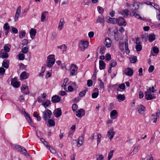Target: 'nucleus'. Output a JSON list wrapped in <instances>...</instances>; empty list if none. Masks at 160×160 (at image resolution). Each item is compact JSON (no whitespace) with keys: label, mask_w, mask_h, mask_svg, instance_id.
Listing matches in <instances>:
<instances>
[{"label":"nucleus","mask_w":160,"mask_h":160,"mask_svg":"<svg viewBox=\"0 0 160 160\" xmlns=\"http://www.w3.org/2000/svg\"><path fill=\"white\" fill-rule=\"evenodd\" d=\"M151 92V88H149L147 89L145 92V98L147 100H152L156 98L155 94H152Z\"/></svg>","instance_id":"obj_1"},{"label":"nucleus","mask_w":160,"mask_h":160,"mask_svg":"<svg viewBox=\"0 0 160 160\" xmlns=\"http://www.w3.org/2000/svg\"><path fill=\"white\" fill-rule=\"evenodd\" d=\"M89 45V42L87 40H81L80 42L79 47L81 51H84Z\"/></svg>","instance_id":"obj_2"},{"label":"nucleus","mask_w":160,"mask_h":160,"mask_svg":"<svg viewBox=\"0 0 160 160\" xmlns=\"http://www.w3.org/2000/svg\"><path fill=\"white\" fill-rule=\"evenodd\" d=\"M43 119L45 121H47L50 118L52 115L51 111L48 109H47L45 112H43Z\"/></svg>","instance_id":"obj_3"},{"label":"nucleus","mask_w":160,"mask_h":160,"mask_svg":"<svg viewBox=\"0 0 160 160\" xmlns=\"http://www.w3.org/2000/svg\"><path fill=\"white\" fill-rule=\"evenodd\" d=\"M70 74L74 76L77 74V73L78 67L76 65L72 64L70 68Z\"/></svg>","instance_id":"obj_4"},{"label":"nucleus","mask_w":160,"mask_h":160,"mask_svg":"<svg viewBox=\"0 0 160 160\" xmlns=\"http://www.w3.org/2000/svg\"><path fill=\"white\" fill-rule=\"evenodd\" d=\"M76 116L78 118H82L83 116L85 114V110L82 109L81 108L80 109L78 110L76 112Z\"/></svg>","instance_id":"obj_5"},{"label":"nucleus","mask_w":160,"mask_h":160,"mask_svg":"<svg viewBox=\"0 0 160 160\" xmlns=\"http://www.w3.org/2000/svg\"><path fill=\"white\" fill-rule=\"evenodd\" d=\"M15 148L17 149H18L19 151L22 152V153L23 154H24L25 155L28 156H29V154L27 153V150L24 148L19 145L16 146Z\"/></svg>","instance_id":"obj_6"},{"label":"nucleus","mask_w":160,"mask_h":160,"mask_svg":"<svg viewBox=\"0 0 160 160\" xmlns=\"http://www.w3.org/2000/svg\"><path fill=\"white\" fill-rule=\"evenodd\" d=\"M117 22L119 26H122L124 25L125 26L126 23L125 20L122 17H119L118 18H117Z\"/></svg>","instance_id":"obj_7"},{"label":"nucleus","mask_w":160,"mask_h":160,"mask_svg":"<svg viewBox=\"0 0 160 160\" xmlns=\"http://www.w3.org/2000/svg\"><path fill=\"white\" fill-rule=\"evenodd\" d=\"M115 134V132L113 131V128H112L109 130L108 132L107 136L109 139L111 140L112 139Z\"/></svg>","instance_id":"obj_8"},{"label":"nucleus","mask_w":160,"mask_h":160,"mask_svg":"<svg viewBox=\"0 0 160 160\" xmlns=\"http://www.w3.org/2000/svg\"><path fill=\"white\" fill-rule=\"evenodd\" d=\"M133 72V69L130 68H127L124 70L125 74L129 76H131L132 75Z\"/></svg>","instance_id":"obj_9"},{"label":"nucleus","mask_w":160,"mask_h":160,"mask_svg":"<svg viewBox=\"0 0 160 160\" xmlns=\"http://www.w3.org/2000/svg\"><path fill=\"white\" fill-rule=\"evenodd\" d=\"M53 113L55 117L58 118L62 115L61 109L60 108L56 109L54 110Z\"/></svg>","instance_id":"obj_10"},{"label":"nucleus","mask_w":160,"mask_h":160,"mask_svg":"<svg viewBox=\"0 0 160 160\" xmlns=\"http://www.w3.org/2000/svg\"><path fill=\"white\" fill-rule=\"evenodd\" d=\"M136 48L137 51H140L142 50V47L141 45V42H139V40L138 38H137L136 40Z\"/></svg>","instance_id":"obj_11"},{"label":"nucleus","mask_w":160,"mask_h":160,"mask_svg":"<svg viewBox=\"0 0 160 160\" xmlns=\"http://www.w3.org/2000/svg\"><path fill=\"white\" fill-rule=\"evenodd\" d=\"M61 98L58 95H54L52 97L51 101L53 103H56L59 102Z\"/></svg>","instance_id":"obj_12"},{"label":"nucleus","mask_w":160,"mask_h":160,"mask_svg":"<svg viewBox=\"0 0 160 160\" xmlns=\"http://www.w3.org/2000/svg\"><path fill=\"white\" fill-rule=\"evenodd\" d=\"M21 89L22 92L26 95L28 94L29 93L28 87L25 85L22 86Z\"/></svg>","instance_id":"obj_13"},{"label":"nucleus","mask_w":160,"mask_h":160,"mask_svg":"<svg viewBox=\"0 0 160 160\" xmlns=\"http://www.w3.org/2000/svg\"><path fill=\"white\" fill-rule=\"evenodd\" d=\"M8 57V54L7 52H4L3 49L0 50V58L6 59Z\"/></svg>","instance_id":"obj_14"},{"label":"nucleus","mask_w":160,"mask_h":160,"mask_svg":"<svg viewBox=\"0 0 160 160\" xmlns=\"http://www.w3.org/2000/svg\"><path fill=\"white\" fill-rule=\"evenodd\" d=\"M105 22V20L104 19V18L102 16H100L98 17V19H97L96 23H100L102 24V26H103L104 25Z\"/></svg>","instance_id":"obj_15"},{"label":"nucleus","mask_w":160,"mask_h":160,"mask_svg":"<svg viewBox=\"0 0 160 160\" xmlns=\"http://www.w3.org/2000/svg\"><path fill=\"white\" fill-rule=\"evenodd\" d=\"M48 62H50L52 64H54L55 62L54 55H50L47 58Z\"/></svg>","instance_id":"obj_16"},{"label":"nucleus","mask_w":160,"mask_h":160,"mask_svg":"<svg viewBox=\"0 0 160 160\" xmlns=\"http://www.w3.org/2000/svg\"><path fill=\"white\" fill-rule=\"evenodd\" d=\"M29 76L28 73L26 72H22L20 75L21 79L22 80L27 79Z\"/></svg>","instance_id":"obj_17"},{"label":"nucleus","mask_w":160,"mask_h":160,"mask_svg":"<svg viewBox=\"0 0 160 160\" xmlns=\"http://www.w3.org/2000/svg\"><path fill=\"white\" fill-rule=\"evenodd\" d=\"M160 112V111L159 110H158L156 112L155 115L154 114L152 115V120L153 121V122L155 123L156 122L157 118L159 117Z\"/></svg>","instance_id":"obj_18"},{"label":"nucleus","mask_w":160,"mask_h":160,"mask_svg":"<svg viewBox=\"0 0 160 160\" xmlns=\"http://www.w3.org/2000/svg\"><path fill=\"white\" fill-rule=\"evenodd\" d=\"M112 41L109 38L107 37L106 38L104 42V44L107 48H109L111 47Z\"/></svg>","instance_id":"obj_19"},{"label":"nucleus","mask_w":160,"mask_h":160,"mask_svg":"<svg viewBox=\"0 0 160 160\" xmlns=\"http://www.w3.org/2000/svg\"><path fill=\"white\" fill-rule=\"evenodd\" d=\"M37 32L36 29L32 28L30 30L29 33L30 34L31 37L32 39H33L35 36Z\"/></svg>","instance_id":"obj_20"},{"label":"nucleus","mask_w":160,"mask_h":160,"mask_svg":"<svg viewBox=\"0 0 160 160\" xmlns=\"http://www.w3.org/2000/svg\"><path fill=\"white\" fill-rule=\"evenodd\" d=\"M145 110V107L142 105L138 106V111L139 113L143 114Z\"/></svg>","instance_id":"obj_21"},{"label":"nucleus","mask_w":160,"mask_h":160,"mask_svg":"<svg viewBox=\"0 0 160 160\" xmlns=\"http://www.w3.org/2000/svg\"><path fill=\"white\" fill-rule=\"evenodd\" d=\"M127 4L129 11H131V13L132 14L133 12H134V11L136 10L135 7H134L132 5L128 4V3H127Z\"/></svg>","instance_id":"obj_22"},{"label":"nucleus","mask_w":160,"mask_h":160,"mask_svg":"<svg viewBox=\"0 0 160 160\" xmlns=\"http://www.w3.org/2000/svg\"><path fill=\"white\" fill-rule=\"evenodd\" d=\"M128 40L127 39H125L124 41V46L125 52L127 54H129L130 52V50L128 48Z\"/></svg>","instance_id":"obj_23"},{"label":"nucleus","mask_w":160,"mask_h":160,"mask_svg":"<svg viewBox=\"0 0 160 160\" xmlns=\"http://www.w3.org/2000/svg\"><path fill=\"white\" fill-rule=\"evenodd\" d=\"M24 115L25 117L27 120L28 121V122L29 124H31L32 123V119L30 117L29 114L27 112L24 110Z\"/></svg>","instance_id":"obj_24"},{"label":"nucleus","mask_w":160,"mask_h":160,"mask_svg":"<svg viewBox=\"0 0 160 160\" xmlns=\"http://www.w3.org/2000/svg\"><path fill=\"white\" fill-rule=\"evenodd\" d=\"M99 69L102 70L104 69L105 68L106 64L103 61L100 60L99 61Z\"/></svg>","instance_id":"obj_25"},{"label":"nucleus","mask_w":160,"mask_h":160,"mask_svg":"<svg viewBox=\"0 0 160 160\" xmlns=\"http://www.w3.org/2000/svg\"><path fill=\"white\" fill-rule=\"evenodd\" d=\"M117 114V111L116 110H113L110 113V117L112 119H115L116 118L117 116L116 115Z\"/></svg>","instance_id":"obj_26"},{"label":"nucleus","mask_w":160,"mask_h":160,"mask_svg":"<svg viewBox=\"0 0 160 160\" xmlns=\"http://www.w3.org/2000/svg\"><path fill=\"white\" fill-rule=\"evenodd\" d=\"M84 139L82 137H79L78 139L77 142V146L80 147L83 143Z\"/></svg>","instance_id":"obj_27"},{"label":"nucleus","mask_w":160,"mask_h":160,"mask_svg":"<svg viewBox=\"0 0 160 160\" xmlns=\"http://www.w3.org/2000/svg\"><path fill=\"white\" fill-rule=\"evenodd\" d=\"M106 47L103 45H102L100 46L99 49V53L101 54H104L106 52Z\"/></svg>","instance_id":"obj_28"},{"label":"nucleus","mask_w":160,"mask_h":160,"mask_svg":"<svg viewBox=\"0 0 160 160\" xmlns=\"http://www.w3.org/2000/svg\"><path fill=\"white\" fill-rule=\"evenodd\" d=\"M117 18L109 17V21H108V22L109 23L115 24L117 23Z\"/></svg>","instance_id":"obj_29"},{"label":"nucleus","mask_w":160,"mask_h":160,"mask_svg":"<svg viewBox=\"0 0 160 160\" xmlns=\"http://www.w3.org/2000/svg\"><path fill=\"white\" fill-rule=\"evenodd\" d=\"M117 98L118 99V100L123 101L125 99V98L124 94L122 95L118 94L117 96Z\"/></svg>","instance_id":"obj_30"},{"label":"nucleus","mask_w":160,"mask_h":160,"mask_svg":"<svg viewBox=\"0 0 160 160\" xmlns=\"http://www.w3.org/2000/svg\"><path fill=\"white\" fill-rule=\"evenodd\" d=\"M9 61L8 60H5L2 62V66L6 68H8L9 67Z\"/></svg>","instance_id":"obj_31"},{"label":"nucleus","mask_w":160,"mask_h":160,"mask_svg":"<svg viewBox=\"0 0 160 160\" xmlns=\"http://www.w3.org/2000/svg\"><path fill=\"white\" fill-rule=\"evenodd\" d=\"M11 84L15 88H18L20 86V83L18 82L12 80L11 82Z\"/></svg>","instance_id":"obj_32"},{"label":"nucleus","mask_w":160,"mask_h":160,"mask_svg":"<svg viewBox=\"0 0 160 160\" xmlns=\"http://www.w3.org/2000/svg\"><path fill=\"white\" fill-rule=\"evenodd\" d=\"M51 104V103L49 100H47L45 102L43 101L42 102V105H43L45 108L48 107L49 105Z\"/></svg>","instance_id":"obj_33"},{"label":"nucleus","mask_w":160,"mask_h":160,"mask_svg":"<svg viewBox=\"0 0 160 160\" xmlns=\"http://www.w3.org/2000/svg\"><path fill=\"white\" fill-rule=\"evenodd\" d=\"M155 35L154 34L149 35V41L150 42H152L155 39Z\"/></svg>","instance_id":"obj_34"},{"label":"nucleus","mask_w":160,"mask_h":160,"mask_svg":"<svg viewBox=\"0 0 160 160\" xmlns=\"http://www.w3.org/2000/svg\"><path fill=\"white\" fill-rule=\"evenodd\" d=\"M129 11V10H128V9H125L121 12V14L124 17H127L128 15Z\"/></svg>","instance_id":"obj_35"},{"label":"nucleus","mask_w":160,"mask_h":160,"mask_svg":"<svg viewBox=\"0 0 160 160\" xmlns=\"http://www.w3.org/2000/svg\"><path fill=\"white\" fill-rule=\"evenodd\" d=\"M64 21V20L62 19H60V21L59 22V25L58 26V28L60 30H61L62 28L63 27V22Z\"/></svg>","instance_id":"obj_36"},{"label":"nucleus","mask_w":160,"mask_h":160,"mask_svg":"<svg viewBox=\"0 0 160 160\" xmlns=\"http://www.w3.org/2000/svg\"><path fill=\"white\" fill-rule=\"evenodd\" d=\"M114 152V151L112 150H111L109 152L108 154V160H110V159H111L113 155V153Z\"/></svg>","instance_id":"obj_37"},{"label":"nucleus","mask_w":160,"mask_h":160,"mask_svg":"<svg viewBox=\"0 0 160 160\" xmlns=\"http://www.w3.org/2000/svg\"><path fill=\"white\" fill-rule=\"evenodd\" d=\"M46 13H48V12L47 11H45L42 13L41 19V21L42 22H43L44 21V20L45 19L46 16L45 15V14Z\"/></svg>","instance_id":"obj_38"},{"label":"nucleus","mask_w":160,"mask_h":160,"mask_svg":"<svg viewBox=\"0 0 160 160\" xmlns=\"http://www.w3.org/2000/svg\"><path fill=\"white\" fill-rule=\"evenodd\" d=\"M140 3L139 2H134L133 4L132 5L134 7H135L136 10H138L139 8V5Z\"/></svg>","instance_id":"obj_39"},{"label":"nucleus","mask_w":160,"mask_h":160,"mask_svg":"<svg viewBox=\"0 0 160 160\" xmlns=\"http://www.w3.org/2000/svg\"><path fill=\"white\" fill-rule=\"evenodd\" d=\"M119 48L120 50L122 51H123L124 50V48H123V46H124V43L123 42H121V39L120 40L119 42Z\"/></svg>","instance_id":"obj_40"},{"label":"nucleus","mask_w":160,"mask_h":160,"mask_svg":"<svg viewBox=\"0 0 160 160\" xmlns=\"http://www.w3.org/2000/svg\"><path fill=\"white\" fill-rule=\"evenodd\" d=\"M58 48L60 49H63V51H65L66 50L67 47L65 44H63L60 46L58 47Z\"/></svg>","instance_id":"obj_41"},{"label":"nucleus","mask_w":160,"mask_h":160,"mask_svg":"<svg viewBox=\"0 0 160 160\" xmlns=\"http://www.w3.org/2000/svg\"><path fill=\"white\" fill-rule=\"evenodd\" d=\"M111 62L110 64V67L112 68L115 67L117 65V62L116 61L114 60H111Z\"/></svg>","instance_id":"obj_42"},{"label":"nucleus","mask_w":160,"mask_h":160,"mask_svg":"<svg viewBox=\"0 0 160 160\" xmlns=\"http://www.w3.org/2000/svg\"><path fill=\"white\" fill-rule=\"evenodd\" d=\"M68 78H66L64 79V82L63 83V85L62 86V87H63V86L64 87V89L65 90H66V88H65L67 85V83L68 81Z\"/></svg>","instance_id":"obj_43"},{"label":"nucleus","mask_w":160,"mask_h":160,"mask_svg":"<svg viewBox=\"0 0 160 160\" xmlns=\"http://www.w3.org/2000/svg\"><path fill=\"white\" fill-rule=\"evenodd\" d=\"M88 91L87 89H86L84 91H82L80 92L79 93V96L80 97H82L84 96L86 93V92Z\"/></svg>","instance_id":"obj_44"},{"label":"nucleus","mask_w":160,"mask_h":160,"mask_svg":"<svg viewBox=\"0 0 160 160\" xmlns=\"http://www.w3.org/2000/svg\"><path fill=\"white\" fill-rule=\"evenodd\" d=\"M48 123L50 126H53L55 125V121L52 119H49L48 121Z\"/></svg>","instance_id":"obj_45"},{"label":"nucleus","mask_w":160,"mask_h":160,"mask_svg":"<svg viewBox=\"0 0 160 160\" xmlns=\"http://www.w3.org/2000/svg\"><path fill=\"white\" fill-rule=\"evenodd\" d=\"M119 88L122 89V91H124L125 89V86L124 83H121L118 86Z\"/></svg>","instance_id":"obj_46"},{"label":"nucleus","mask_w":160,"mask_h":160,"mask_svg":"<svg viewBox=\"0 0 160 160\" xmlns=\"http://www.w3.org/2000/svg\"><path fill=\"white\" fill-rule=\"evenodd\" d=\"M97 8L99 12L101 14H102L104 11L103 9L100 6H98Z\"/></svg>","instance_id":"obj_47"},{"label":"nucleus","mask_w":160,"mask_h":160,"mask_svg":"<svg viewBox=\"0 0 160 160\" xmlns=\"http://www.w3.org/2000/svg\"><path fill=\"white\" fill-rule=\"evenodd\" d=\"M19 59L20 60H23L24 59V55L23 54L20 53L18 55Z\"/></svg>","instance_id":"obj_48"},{"label":"nucleus","mask_w":160,"mask_h":160,"mask_svg":"<svg viewBox=\"0 0 160 160\" xmlns=\"http://www.w3.org/2000/svg\"><path fill=\"white\" fill-rule=\"evenodd\" d=\"M28 48L26 47H25L22 48V52L24 53H26L28 52Z\"/></svg>","instance_id":"obj_49"},{"label":"nucleus","mask_w":160,"mask_h":160,"mask_svg":"<svg viewBox=\"0 0 160 160\" xmlns=\"http://www.w3.org/2000/svg\"><path fill=\"white\" fill-rule=\"evenodd\" d=\"M98 138L97 142V145H98L99 144V143L100 142V140H101L100 139L102 137L101 134L100 133L98 134Z\"/></svg>","instance_id":"obj_50"},{"label":"nucleus","mask_w":160,"mask_h":160,"mask_svg":"<svg viewBox=\"0 0 160 160\" xmlns=\"http://www.w3.org/2000/svg\"><path fill=\"white\" fill-rule=\"evenodd\" d=\"M111 59V56L109 54H107L105 56V59L106 60L109 61Z\"/></svg>","instance_id":"obj_51"},{"label":"nucleus","mask_w":160,"mask_h":160,"mask_svg":"<svg viewBox=\"0 0 160 160\" xmlns=\"http://www.w3.org/2000/svg\"><path fill=\"white\" fill-rule=\"evenodd\" d=\"M10 49L8 46L5 45L4 47V51L6 52H8L10 51Z\"/></svg>","instance_id":"obj_52"},{"label":"nucleus","mask_w":160,"mask_h":160,"mask_svg":"<svg viewBox=\"0 0 160 160\" xmlns=\"http://www.w3.org/2000/svg\"><path fill=\"white\" fill-rule=\"evenodd\" d=\"M3 28L6 30H9V26L8 23H6L4 25Z\"/></svg>","instance_id":"obj_53"},{"label":"nucleus","mask_w":160,"mask_h":160,"mask_svg":"<svg viewBox=\"0 0 160 160\" xmlns=\"http://www.w3.org/2000/svg\"><path fill=\"white\" fill-rule=\"evenodd\" d=\"M98 92H93L92 94V98H95L98 97Z\"/></svg>","instance_id":"obj_54"},{"label":"nucleus","mask_w":160,"mask_h":160,"mask_svg":"<svg viewBox=\"0 0 160 160\" xmlns=\"http://www.w3.org/2000/svg\"><path fill=\"white\" fill-rule=\"evenodd\" d=\"M153 51L154 53H158L159 50L158 48L157 47H154L153 48Z\"/></svg>","instance_id":"obj_55"},{"label":"nucleus","mask_w":160,"mask_h":160,"mask_svg":"<svg viewBox=\"0 0 160 160\" xmlns=\"http://www.w3.org/2000/svg\"><path fill=\"white\" fill-rule=\"evenodd\" d=\"M78 106L76 104H73L72 107V108L73 111H75L78 109Z\"/></svg>","instance_id":"obj_56"},{"label":"nucleus","mask_w":160,"mask_h":160,"mask_svg":"<svg viewBox=\"0 0 160 160\" xmlns=\"http://www.w3.org/2000/svg\"><path fill=\"white\" fill-rule=\"evenodd\" d=\"M137 60V58L135 56L133 57L131 59V62L132 63H134L136 62Z\"/></svg>","instance_id":"obj_57"},{"label":"nucleus","mask_w":160,"mask_h":160,"mask_svg":"<svg viewBox=\"0 0 160 160\" xmlns=\"http://www.w3.org/2000/svg\"><path fill=\"white\" fill-rule=\"evenodd\" d=\"M50 152L53 153H56V150L53 148L52 147H51L50 146V149H48Z\"/></svg>","instance_id":"obj_58"},{"label":"nucleus","mask_w":160,"mask_h":160,"mask_svg":"<svg viewBox=\"0 0 160 160\" xmlns=\"http://www.w3.org/2000/svg\"><path fill=\"white\" fill-rule=\"evenodd\" d=\"M154 66L152 65H151L149 68L148 71L149 72H153L154 69Z\"/></svg>","instance_id":"obj_59"},{"label":"nucleus","mask_w":160,"mask_h":160,"mask_svg":"<svg viewBox=\"0 0 160 160\" xmlns=\"http://www.w3.org/2000/svg\"><path fill=\"white\" fill-rule=\"evenodd\" d=\"M12 27V31L13 33L15 34H16L18 32V30L16 28L14 27Z\"/></svg>","instance_id":"obj_60"},{"label":"nucleus","mask_w":160,"mask_h":160,"mask_svg":"<svg viewBox=\"0 0 160 160\" xmlns=\"http://www.w3.org/2000/svg\"><path fill=\"white\" fill-rule=\"evenodd\" d=\"M92 85V81L91 80H88L87 82V85L88 87L91 86Z\"/></svg>","instance_id":"obj_61"},{"label":"nucleus","mask_w":160,"mask_h":160,"mask_svg":"<svg viewBox=\"0 0 160 160\" xmlns=\"http://www.w3.org/2000/svg\"><path fill=\"white\" fill-rule=\"evenodd\" d=\"M133 16H134L135 17L137 18H140L142 19L141 17L138 14L136 13V12H133Z\"/></svg>","instance_id":"obj_62"},{"label":"nucleus","mask_w":160,"mask_h":160,"mask_svg":"<svg viewBox=\"0 0 160 160\" xmlns=\"http://www.w3.org/2000/svg\"><path fill=\"white\" fill-rule=\"evenodd\" d=\"M94 35V32H90L88 33V37L90 38H92L93 37Z\"/></svg>","instance_id":"obj_63"},{"label":"nucleus","mask_w":160,"mask_h":160,"mask_svg":"<svg viewBox=\"0 0 160 160\" xmlns=\"http://www.w3.org/2000/svg\"><path fill=\"white\" fill-rule=\"evenodd\" d=\"M103 158L104 157L102 155H101L97 158L96 160H103Z\"/></svg>","instance_id":"obj_64"}]
</instances>
